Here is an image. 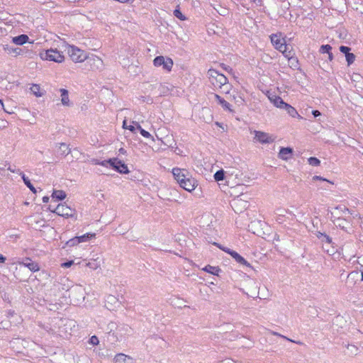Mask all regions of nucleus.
Returning a JSON list of instances; mask_svg holds the SVG:
<instances>
[{"instance_id": "nucleus-1", "label": "nucleus", "mask_w": 363, "mask_h": 363, "mask_svg": "<svg viewBox=\"0 0 363 363\" xmlns=\"http://www.w3.org/2000/svg\"><path fill=\"white\" fill-rule=\"evenodd\" d=\"M208 75L211 82L216 87L221 88L228 83V78L214 69H208Z\"/></svg>"}, {"instance_id": "nucleus-2", "label": "nucleus", "mask_w": 363, "mask_h": 363, "mask_svg": "<svg viewBox=\"0 0 363 363\" xmlns=\"http://www.w3.org/2000/svg\"><path fill=\"white\" fill-rule=\"evenodd\" d=\"M43 60H50L55 62H62L65 57L63 55L56 49H50L40 54Z\"/></svg>"}, {"instance_id": "nucleus-3", "label": "nucleus", "mask_w": 363, "mask_h": 363, "mask_svg": "<svg viewBox=\"0 0 363 363\" xmlns=\"http://www.w3.org/2000/svg\"><path fill=\"white\" fill-rule=\"evenodd\" d=\"M128 330V325H118L117 330L107 335V342L111 345L116 344L117 342L121 341L123 337L126 334Z\"/></svg>"}, {"instance_id": "nucleus-4", "label": "nucleus", "mask_w": 363, "mask_h": 363, "mask_svg": "<svg viewBox=\"0 0 363 363\" xmlns=\"http://www.w3.org/2000/svg\"><path fill=\"white\" fill-rule=\"evenodd\" d=\"M68 53L74 62H82L87 58V55L84 50L74 45L69 46Z\"/></svg>"}, {"instance_id": "nucleus-5", "label": "nucleus", "mask_w": 363, "mask_h": 363, "mask_svg": "<svg viewBox=\"0 0 363 363\" xmlns=\"http://www.w3.org/2000/svg\"><path fill=\"white\" fill-rule=\"evenodd\" d=\"M54 213L65 218H72L75 215V210L65 203H60L55 208Z\"/></svg>"}, {"instance_id": "nucleus-6", "label": "nucleus", "mask_w": 363, "mask_h": 363, "mask_svg": "<svg viewBox=\"0 0 363 363\" xmlns=\"http://www.w3.org/2000/svg\"><path fill=\"white\" fill-rule=\"evenodd\" d=\"M153 64L155 67L162 66V68L169 72L172 70L173 66V61L169 57H164V56H157L153 60Z\"/></svg>"}, {"instance_id": "nucleus-7", "label": "nucleus", "mask_w": 363, "mask_h": 363, "mask_svg": "<svg viewBox=\"0 0 363 363\" xmlns=\"http://www.w3.org/2000/svg\"><path fill=\"white\" fill-rule=\"evenodd\" d=\"M172 174L174 175V179L177 181L179 184H182V183L189 177L190 174L189 172L185 169H180L178 167L173 168Z\"/></svg>"}, {"instance_id": "nucleus-8", "label": "nucleus", "mask_w": 363, "mask_h": 363, "mask_svg": "<svg viewBox=\"0 0 363 363\" xmlns=\"http://www.w3.org/2000/svg\"><path fill=\"white\" fill-rule=\"evenodd\" d=\"M255 138L262 144H269L274 141V138L267 133L255 130Z\"/></svg>"}, {"instance_id": "nucleus-9", "label": "nucleus", "mask_w": 363, "mask_h": 363, "mask_svg": "<svg viewBox=\"0 0 363 363\" xmlns=\"http://www.w3.org/2000/svg\"><path fill=\"white\" fill-rule=\"evenodd\" d=\"M116 161L113 162L112 169L115 171L121 173V174H128L129 173V169L128 166L121 160H118L117 157H114Z\"/></svg>"}, {"instance_id": "nucleus-10", "label": "nucleus", "mask_w": 363, "mask_h": 363, "mask_svg": "<svg viewBox=\"0 0 363 363\" xmlns=\"http://www.w3.org/2000/svg\"><path fill=\"white\" fill-rule=\"evenodd\" d=\"M226 253L229 254L240 264L251 267L250 264L237 252L232 250H226Z\"/></svg>"}, {"instance_id": "nucleus-11", "label": "nucleus", "mask_w": 363, "mask_h": 363, "mask_svg": "<svg viewBox=\"0 0 363 363\" xmlns=\"http://www.w3.org/2000/svg\"><path fill=\"white\" fill-rule=\"evenodd\" d=\"M196 185V180L191 177V176L187 177L186 179L179 184V186L187 191L191 192L193 191Z\"/></svg>"}, {"instance_id": "nucleus-12", "label": "nucleus", "mask_w": 363, "mask_h": 363, "mask_svg": "<svg viewBox=\"0 0 363 363\" xmlns=\"http://www.w3.org/2000/svg\"><path fill=\"white\" fill-rule=\"evenodd\" d=\"M114 363H134L133 359L125 354L118 353L117 354L113 359Z\"/></svg>"}, {"instance_id": "nucleus-13", "label": "nucleus", "mask_w": 363, "mask_h": 363, "mask_svg": "<svg viewBox=\"0 0 363 363\" xmlns=\"http://www.w3.org/2000/svg\"><path fill=\"white\" fill-rule=\"evenodd\" d=\"M268 98L269 101L274 104V106L279 108H282L284 104H285L286 103L280 96H277L275 94H270L268 96Z\"/></svg>"}, {"instance_id": "nucleus-14", "label": "nucleus", "mask_w": 363, "mask_h": 363, "mask_svg": "<svg viewBox=\"0 0 363 363\" xmlns=\"http://www.w3.org/2000/svg\"><path fill=\"white\" fill-rule=\"evenodd\" d=\"M23 266L28 267L31 272L39 271L40 267L37 262L32 261L30 258H26L22 263Z\"/></svg>"}, {"instance_id": "nucleus-15", "label": "nucleus", "mask_w": 363, "mask_h": 363, "mask_svg": "<svg viewBox=\"0 0 363 363\" xmlns=\"http://www.w3.org/2000/svg\"><path fill=\"white\" fill-rule=\"evenodd\" d=\"M293 149L291 147H281L279 152V157L284 160H287L291 157Z\"/></svg>"}, {"instance_id": "nucleus-16", "label": "nucleus", "mask_w": 363, "mask_h": 363, "mask_svg": "<svg viewBox=\"0 0 363 363\" xmlns=\"http://www.w3.org/2000/svg\"><path fill=\"white\" fill-rule=\"evenodd\" d=\"M335 225L340 228L347 230L350 228V222L346 219L338 217L333 220Z\"/></svg>"}, {"instance_id": "nucleus-17", "label": "nucleus", "mask_w": 363, "mask_h": 363, "mask_svg": "<svg viewBox=\"0 0 363 363\" xmlns=\"http://www.w3.org/2000/svg\"><path fill=\"white\" fill-rule=\"evenodd\" d=\"M29 40V38L26 34H21L18 36H15L12 38V43L17 45H23L25 43H28Z\"/></svg>"}, {"instance_id": "nucleus-18", "label": "nucleus", "mask_w": 363, "mask_h": 363, "mask_svg": "<svg viewBox=\"0 0 363 363\" xmlns=\"http://www.w3.org/2000/svg\"><path fill=\"white\" fill-rule=\"evenodd\" d=\"M61 102L64 106H69V100L68 96V91L65 89H60Z\"/></svg>"}, {"instance_id": "nucleus-19", "label": "nucleus", "mask_w": 363, "mask_h": 363, "mask_svg": "<svg viewBox=\"0 0 363 363\" xmlns=\"http://www.w3.org/2000/svg\"><path fill=\"white\" fill-rule=\"evenodd\" d=\"M4 50H6L9 54L14 53L16 56H17V55H23V48H12V47H10L8 45H6L4 47Z\"/></svg>"}, {"instance_id": "nucleus-20", "label": "nucleus", "mask_w": 363, "mask_h": 363, "mask_svg": "<svg viewBox=\"0 0 363 363\" xmlns=\"http://www.w3.org/2000/svg\"><path fill=\"white\" fill-rule=\"evenodd\" d=\"M58 148L60 155L62 156H67L71 152L70 148L66 143H60Z\"/></svg>"}, {"instance_id": "nucleus-21", "label": "nucleus", "mask_w": 363, "mask_h": 363, "mask_svg": "<svg viewBox=\"0 0 363 363\" xmlns=\"http://www.w3.org/2000/svg\"><path fill=\"white\" fill-rule=\"evenodd\" d=\"M203 270L209 274L216 276H218L219 272H221V269L218 267H213L211 265H206L204 268H203Z\"/></svg>"}, {"instance_id": "nucleus-22", "label": "nucleus", "mask_w": 363, "mask_h": 363, "mask_svg": "<svg viewBox=\"0 0 363 363\" xmlns=\"http://www.w3.org/2000/svg\"><path fill=\"white\" fill-rule=\"evenodd\" d=\"M118 329V325L115 322H110L108 323L105 328V333L106 335H111V333L115 332V330H117Z\"/></svg>"}, {"instance_id": "nucleus-23", "label": "nucleus", "mask_w": 363, "mask_h": 363, "mask_svg": "<svg viewBox=\"0 0 363 363\" xmlns=\"http://www.w3.org/2000/svg\"><path fill=\"white\" fill-rule=\"evenodd\" d=\"M95 236H96L95 233H87L84 234L82 235L77 236V239L79 240V243H82V242H88L91 238H95Z\"/></svg>"}, {"instance_id": "nucleus-24", "label": "nucleus", "mask_w": 363, "mask_h": 363, "mask_svg": "<svg viewBox=\"0 0 363 363\" xmlns=\"http://www.w3.org/2000/svg\"><path fill=\"white\" fill-rule=\"evenodd\" d=\"M52 197L57 201H62L66 198V193L62 190H54Z\"/></svg>"}, {"instance_id": "nucleus-25", "label": "nucleus", "mask_w": 363, "mask_h": 363, "mask_svg": "<svg viewBox=\"0 0 363 363\" xmlns=\"http://www.w3.org/2000/svg\"><path fill=\"white\" fill-rule=\"evenodd\" d=\"M282 108L286 110L287 113L294 118L298 115L297 111L293 106H291L287 103H285V104H284Z\"/></svg>"}, {"instance_id": "nucleus-26", "label": "nucleus", "mask_w": 363, "mask_h": 363, "mask_svg": "<svg viewBox=\"0 0 363 363\" xmlns=\"http://www.w3.org/2000/svg\"><path fill=\"white\" fill-rule=\"evenodd\" d=\"M275 48L281 52L285 57L290 58V52L289 53L286 52L287 45L286 44L284 39H283V42L280 45L279 44V45Z\"/></svg>"}, {"instance_id": "nucleus-27", "label": "nucleus", "mask_w": 363, "mask_h": 363, "mask_svg": "<svg viewBox=\"0 0 363 363\" xmlns=\"http://www.w3.org/2000/svg\"><path fill=\"white\" fill-rule=\"evenodd\" d=\"M275 48L281 52L285 57L290 58V52L289 53L286 52L287 45L286 44L284 39H283V42L280 45L279 44V45Z\"/></svg>"}, {"instance_id": "nucleus-28", "label": "nucleus", "mask_w": 363, "mask_h": 363, "mask_svg": "<svg viewBox=\"0 0 363 363\" xmlns=\"http://www.w3.org/2000/svg\"><path fill=\"white\" fill-rule=\"evenodd\" d=\"M316 236L319 240H320L323 242H326L328 244L332 242V238L324 233H320L318 231L316 233Z\"/></svg>"}, {"instance_id": "nucleus-29", "label": "nucleus", "mask_w": 363, "mask_h": 363, "mask_svg": "<svg viewBox=\"0 0 363 363\" xmlns=\"http://www.w3.org/2000/svg\"><path fill=\"white\" fill-rule=\"evenodd\" d=\"M271 42L274 48L277 47L283 42V39L281 38V34H272L271 35Z\"/></svg>"}, {"instance_id": "nucleus-30", "label": "nucleus", "mask_w": 363, "mask_h": 363, "mask_svg": "<svg viewBox=\"0 0 363 363\" xmlns=\"http://www.w3.org/2000/svg\"><path fill=\"white\" fill-rule=\"evenodd\" d=\"M22 179L24 182V184H26V186L34 194L36 193V189L34 187V186L32 184V183L30 182V179H28V177L26 176L25 174H22Z\"/></svg>"}, {"instance_id": "nucleus-31", "label": "nucleus", "mask_w": 363, "mask_h": 363, "mask_svg": "<svg viewBox=\"0 0 363 363\" xmlns=\"http://www.w3.org/2000/svg\"><path fill=\"white\" fill-rule=\"evenodd\" d=\"M225 178V171L223 169L218 170L214 174V179L216 182L223 181Z\"/></svg>"}, {"instance_id": "nucleus-32", "label": "nucleus", "mask_w": 363, "mask_h": 363, "mask_svg": "<svg viewBox=\"0 0 363 363\" xmlns=\"http://www.w3.org/2000/svg\"><path fill=\"white\" fill-rule=\"evenodd\" d=\"M224 110L232 112L233 110L230 108V104L226 101L224 99H222L218 103Z\"/></svg>"}, {"instance_id": "nucleus-33", "label": "nucleus", "mask_w": 363, "mask_h": 363, "mask_svg": "<svg viewBox=\"0 0 363 363\" xmlns=\"http://www.w3.org/2000/svg\"><path fill=\"white\" fill-rule=\"evenodd\" d=\"M40 87L39 85L38 84H33L31 87H30V91L33 92V94L34 95H35L36 96H42V94L40 92Z\"/></svg>"}, {"instance_id": "nucleus-34", "label": "nucleus", "mask_w": 363, "mask_h": 363, "mask_svg": "<svg viewBox=\"0 0 363 363\" xmlns=\"http://www.w3.org/2000/svg\"><path fill=\"white\" fill-rule=\"evenodd\" d=\"M331 50H332V47L330 45L327 44V45H321L319 51L320 53H323V54H324V53L328 54L329 52H331Z\"/></svg>"}, {"instance_id": "nucleus-35", "label": "nucleus", "mask_w": 363, "mask_h": 363, "mask_svg": "<svg viewBox=\"0 0 363 363\" xmlns=\"http://www.w3.org/2000/svg\"><path fill=\"white\" fill-rule=\"evenodd\" d=\"M345 57L348 65H352L355 60V55L352 52L346 53Z\"/></svg>"}, {"instance_id": "nucleus-36", "label": "nucleus", "mask_w": 363, "mask_h": 363, "mask_svg": "<svg viewBox=\"0 0 363 363\" xmlns=\"http://www.w3.org/2000/svg\"><path fill=\"white\" fill-rule=\"evenodd\" d=\"M78 244H79V240L77 239V236H76L73 238L69 239L68 241H67L65 245H66V246H68V247H74V246L77 245Z\"/></svg>"}, {"instance_id": "nucleus-37", "label": "nucleus", "mask_w": 363, "mask_h": 363, "mask_svg": "<svg viewBox=\"0 0 363 363\" xmlns=\"http://www.w3.org/2000/svg\"><path fill=\"white\" fill-rule=\"evenodd\" d=\"M308 163L311 166L317 167V166H318L320 164V161L318 158H316L315 157H311L308 159Z\"/></svg>"}, {"instance_id": "nucleus-38", "label": "nucleus", "mask_w": 363, "mask_h": 363, "mask_svg": "<svg viewBox=\"0 0 363 363\" xmlns=\"http://www.w3.org/2000/svg\"><path fill=\"white\" fill-rule=\"evenodd\" d=\"M116 161L115 158H110L108 160L100 161V165L103 167H108L109 164L111 167H112L113 162Z\"/></svg>"}, {"instance_id": "nucleus-39", "label": "nucleus", "mask_w": 363, "mask_h": 363, "mask_svg": "<svg viewBox=\"0 0 363 363\" xmlns=\"http://www.w3.org/2000/svg\"><path fill=\"white\" fill-rule=\"evenodd\" d=\"M23 55H24L25 57H29V58H32L33 57V52L28 49V48H23Z\"/></svg>"}, {"instance_id": "nucleus-40", "label": "nucleus", "mask_w": 363, "mask_h": 363, "mask_svg": "<svg viewBox=\"0 0 363 363\" xmlns=\"http://www.w3.org/2000/svg\"><path fill=\"white\" fill-rule=\"evenodd\" d=\"M174 15L175 17H177V18H179L182 21H184L186 19L185 16L182 14V13L181 12V11L179 9H175L174 11Z\"/></svg>"}, {"instance_id": "nucleus-41", "label": "nucleus", "mask_w": 363, "mask_h": 363, "mask_svg": "<svg viewBox=\"0 0 363 363\" xmlns=\"http://www.w3.org/2000/svg\"><path fill=\"white\" fill-rule=\"evenodd\" d=\"M169 90L168 86L161 84L160 86V94H168Z\"/></svg>"}, {"instance_id": "nucleus-42", "label": "nucleus", "mask_w": 363, "mask_h": 363, "mask_svg": "<svg viewBox=\"0 0 363 363\" xmlns=\"http://www.w3.org/2000/svg\"><path fill=\"white\" fill-rule=\"evenodd\" d=\"M140 133L145 138H151L153 140V137L150 135V133L144 129H141Z\"/></svg>"}, {"instance_id": "nucleus-43", "label": "nucleus", "mask_w": 363, "mask_h": 363, "mask_svg": "<svg viewBox=\"0 0 363 363\" xmlns=\"http://www.w3.org/2000/svg\"><path fill=\"white\" fill-rule=\"evenodd\" d=\"M350 50H351V48L350 47L345 46V45H341L340 47V51L342 53L345 54V55H346V53H350Z\"/></svg>"}, {"instance_id": "nucleus-44", "label": "nucleus", "mask_w": 363, "mask_h": 363, "mask_svg": "<svg viewBox=\"0 0 363 363\" xmlns=\"http://www.w3.org/2000/svg\"><path fill=\"white\" fill-rule=\"evenodd\" d=\"M99 342V339L96 335L91 336V338L89 339V343L93 345H97Z\"/></svg>"}, {"instance_id": "nucleus-45", "label": "nucleus", "mask_w": 363, "mask_h": 363, "mask_svg": "<svg viewBox=\"0 0 363 363\" xmlns=\"http://www.w3.org/2000/svg\"><path fill=\"white\" fill-rule=\"evenodd\" d=\"M86 266L89 267L91 269H96L99 267V265L95 261H93V262H89L86 264Z\"/></svg>"}, {"instance_id": "nucleus-46", "label": "nucleus", "mask_w": 363, "mask_h": 363, "mask_svg": "<svg viewBox=\"0 0 363 363\" xmlns=\"http://www.w3.org/2000/svg\"><path fill=\"white\" fill-rule=\"evenodd\" d=\"M8 170L13 173H16L20 174L22 177V174H24L23 172H21L19 169H12L11 167H8Z\"/></svg>"}, {"instance_id": "nucleus-47", "label": "nucleus", "mask_w": 363, "mask_h": 363, "mask_svg": "<svg viewBox=\"0 0 363 363\" xmlns=\"http://www.w3.org/2000/svg\"><path fill=\"white\" fill-rule=\"evenodd\" d=\"M336 209L340 210L343 213H345L346 212L350 213V210L345 206H339L336 207Z\"/></svg>"}, {"instance_id": "nucleus-48", "label": "nucleus", "mask_w": 363, "mask_h": 363, "mask_svg": "<svg viewBox=\"0 0 363 363\" xmlns=\"http://www.w3.org/2000/svg\"><path fill=\"white\" fill-rule=\"evenodd\" d=\"M73 263H74V262L72 260L67 261L66 262L62 263V267H71L73 264Z\"/></svg>"}, {"instance_id": "nucleus-49", "label": "nucleus", "mask_w": 363, "mask_h": 363, "mask_svg": "<svg viewBox=\"0 0 363 363\" xmlns=\"http://www.w3.org/2000/svg\"><path fill=\"white\" fill-rule=\"evenodd\" d=\"M312 114H313V116L315 118H316V117H318V116H320V115H321L320 112L319 111H318V110H313V111H312Z\"/></svg>"}, {"instance_id": "nucleus-50", "label": "nucleus", "mask_w": 363, "mask_h": 363, "mask_svg": "<svg viewBox=\"0 0 363 363\" xmlns=\"http://www.w3.org/2000/svg\"><path fill=\"white\" fill-rule=\"evenodd\" d=\"M313 179H314V180H322V181H326V182H328L330 183V182L329 181H328L327 179H323V177H319V176H314V177H313Z\"/></svg>"}, {"instance_id": "nucleus-51", "label": "nucleus", "mask_w": 363, "mask_h": 363, "mask_svg": "<svg viewBox=\"0 0 363 363\" xmlns=\"http://www.w3.org/2000/svg\"><path fill=\"white\" fill-rule=\"evenodd\" d=\"M126 129H128V130H129L130 131H131V132L134 133V132L135 131V125H128V126L127 127V128H126Z\"/></svg>"}, {"instance_id": "nucleus-52", "label": "nucleus", "mask_w": 363, "mask_h": 363, "mask_svg": "<svg viewBox=\"0 0 363 363\" xmlns=\"http://www.w3.org/2000/svg\"><path fill=\"white\" fill-rule=\"evenodd\" d=\"M132 123L135 125V130L138 129L140 132V130L143 129L140 125L135 121H133Z\"/></svg>"}, {"instance_id": "nucleus-53", "label": "nucleus", "mask_w": 363, "mask_h": 363, "mask_svg": "<svg viewBox=\"0 0 363 363\" xmlns=\"http://www.w3.org/2000/svg\"><path fill=\"white\" fill-rule=\"evenodd\" d=\"M213 96L215 99L218 101V103H219V101L223 99L221 96L216 94H214Z\"/></svg>"}, {"instance_id": "nucleus-54", "label": "nucleus", "mask_w": 363, "mask_h": 363, "mask_svg": "<svg viewBox=\"0 0 363 363\" xmlns=\"http://www.w3.org/2000/svg\"><path fill=\"white\" fill-rule=\"evenodd\" d=\"M91 163L94 164L100 165V160H99L97 159H92Z\"/></svg>"}, {"instance_id": "nucleus-55", "label": "nucleus", "mask_w": 363, "mask_h": 363, "mask_svg": "<svg viewBox=\"0 0 363 363\" xmlns=\"http://www.w3.org/2000/svg\"><path fill=\"white\" fill-rule=\"evenodd\" d=\"M286 340H287L288 341H290V342H292L296 343V344H298V345H303V342H301V341H296V340H291V339H290V338H286Z\"/></svg>"}, {"instance_id": "nucleus-56", "label": "nucleus", "mask_w": 363, "mask_h": 363, "mask_svg": "<svg viewBox=\"0 0 363 363\" xmlns=\"http://www.w3.org/2000/svg\"><path fill=\"white\" fill-rule=\"evenodd\" d=\"M250 1L255 3L257 6H260L262 3V0H250Z\"/></svg>"}, {"instance_id": "nucleus-57", "label": "nucleus", "mask_w": 363, "mask_h": 363, "mask_svg": "<svg viewBox=\"0 0 363 363\" xmlns=\"http://www.w3.org/2000/svg\"><path fill=\"white\" fill-rule=\"evenodd\" d=\"M282 217H283V215H282V214H279V215L278 216L277 218V220L279 223H282V221H283Z\"/></svg>"}, {"instance_id": "nucleus-58", "label": "nucleus", "mask_w": 363, "mask_h": 363, "mask_svg": "<svg viewBox=\"0 0 363 363\" xmlns=\"http://www.w3.org/2000/svg\"><path fill=\"white\" fill-rule=\"evenodd\" d=\"M50 200V198L47 196H45L43 197V203H48Z\"/></svg>"}, {"instance_id": "nucleus-59", "label": "nucleus", "mask_w": 363, "mask_h": 363, "mask_svg": "<svg viewBox=\"0 0 363 363\" xmlns=\"http://www.w3.org/2000/svg\"><path fill=\"white\" fill-rule=\"evenodd\" d=\"M6 257L2 255H0V263H4L6 261Z\"/></svg>"}, {"instance_id": "nucleus-60", "label": "nucleus", "mask_w": 363, "mask_h": 363, "mask_svg": "<svg viewBox=\"0 0 363 363\" xmlns=\"http://www.w3.org/2000/svg\"><path fill=\"white\" fill-rule=\"evenodd\" d=\"M328 55V60H329L330 61H332V60H333V53L330 52H329Z\"/></svg>"}, {"instance_id": "nucleus-61", "label": "nucleus", "mask_w": 363, "mask_h": 363, "mask_svg": "<svg viewBox=\"0 0 363 363\" xmlns=\"http://www.w3.org/2000/svg\"><path fill=\"white\" fill-rule=\"evenodd\" d=\"M274 335L279 336V337H282V338H284V339H286V338H287L286 336L282 335H281V334H279V333H274Z\"/></svg>"}, {"instance_id": "nucleus-62", "label": "nucleus", "mask_w": 363, "mask_h": 363, "mask_svg": "<svg viewBox=\"0 0 363 363\" xmlns=\"http://www.w3.org/2000/svg\"><path fill=\"white\" fill-rule=\"evenodd\" d=\"M218 247L220 249H221L223 251H224L225 252H226V250H230V248H228V247H223L220 245H218Z\"/></svg>"}, {"instance_id": "nucleus-63", "label": "nucleus", "mask_w": 363, "mask_h": 363, "mask_svg": "<svg viewBox=\"0 0 363 363\" xmlns=\"http://www.w3.org/2000/svg\"><path fill=\"white\" fill-rule=\"evenodd\" d=\"M108 299L110 301H113L116 298L113 296H108Z\"/></svg>"}, {"instance_id": "nucleus-64", "label": "nucleus", "mask_w": 363, "mask_h": 363, "mask_svg": "<svg viewBox=\"0 0 363 363\" xmlns=\"http://www.w3.org/2000/svg\"><path fill=\"white\" fill-rule=\"evenodd\" d=\"M128 126V125H127V124H126V121L125 120V121H123V128L124 129H126Z\"/></svg>"}]
</instances>
